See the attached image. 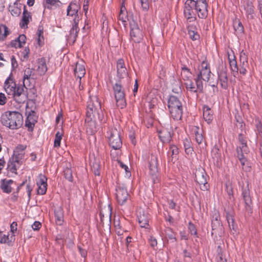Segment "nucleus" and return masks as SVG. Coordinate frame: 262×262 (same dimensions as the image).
<instances>
[{
  "label": "nucleus",
  "instance_id": "f257e3e1",
  "mask_svg": "<svg viewBox=\"0 0 262 262\" xmlns=\"http://www.w3.org/2000/svg\"><path fill=\"white\" fill-rule=\"evenodd\" d=\"M1 122L11 129H17L23 125V117L18 112H6L2 115Z\"/></svg>",
  "mask_w": 262,
  "mask_h": 262
},
{
  "label": "nucleus",
  "instance_id": "f03ea898",
  "mask_svg": "<svg viewBox=\"0 0 262 262\" xmlns=\"http://www.w3.org/2000/svg\"><path fill=\"white\" fill-rule=\"evenodd\" d=\"M86 117L98 120L100 122H104V116L101 108L100 102L98 98L94 97L88 102Z\"/></svg>",
  "mask_w": 262,
  "mask_h": 262
},
{
  "label": "nucleus",
  "instance_id": "7ed1b4c3",
  "mask_svg": "<svg viewBox=\"0 0 262 262\" xmlns=\"http://www.w3.org/2000/svg\"><path fill=\"white\" fill-rule=\"evenodd\" d=\"M167 106L170 116L173 119H181L183 113V106L179 98L175 96L170 95L167 100Z\"/></svg>",
  "mask_w": 262,
  "mask_h": 262
},
{
  "label": "nucleus",
  "instance_id": "20e7f679",
  "mask_svg": "<svg viewBox=\"0 0 262 262\" xmlns=\"http://www.w3.org/2000/svg\"><path fill=\"white\" fill-rule=\"evenodd\" d=\"M113 88L117 106L121 109L124 108L126 105V103L125 98V93L122 87V80H119L117 81L113 85Z\"/></svg>",
  "mask_w": 262,
  "mask_h": 262
},
{
  "label": "nucleus",
  "instance_id": "39448f33",
  "mask_svg": "<svg viewBox=\"0 0 262 262\" xmlns=\"http://www.w3.org/2000/svg\"><path fill=\"white\" fill-rule=\"evenodd\" d=\"M107 134L109 145L114 150L120 149L122 145L120 132L116 128H111Z\"/></svg>",
  "mask_w": 262,
  "mask_h": 262
},
{
  "label": "nucleus",
  "instance_id": "423d86ee",
  "mask_svg": "<svg viewBox=\"0 0 262 262\" xmlns=\"http://www.w3.org/2000/svg\"><path fill=\"white\" fill-rule=\"evenodd\" d=\"M25 155L21 153L16 152L13 151V154L9 160L7 164V169L10 172L17 173V170L23 163L22 160L24 158Z\"/></svg>",
  "mask_w": 262,
  "mask_h": 262
},
{
  "label": "nucleus",
  "instance_id": "0eeeda50",
  "mask_svg": "<svg viewBox=\"0 0 262 262\" xmlns=\"http://www.w3.org/2000/svg\"><path fill=\"white\" fill-rule=\"evenodd\" d=\"M207 178H208V176L204 169H199L196 170L194 180L200 185V189L202 191H206L209 189Z\"/></svg>",
  "mask_w": 262,
  "mask_h": 262
},
{
  "label": "nucleus",
  "instance_id": "6e6552de",
  "mask_svg": "<svg viewBox=\"0 0 262 262\" xmlns=\"http://www.w3.org/2000/svg\"><path fill=\"white\" fill-rule=\"evenodd\" d=\"M242 196L245 203V209L248 212L251 213L252 210V202L250 195L249 184L246 182V185H243L242 188Z\"/></svg>",
  "mask_w": 262,
  "mask_h": 262
},
{
  "label": "nucleus",
  "instance_id": "1a4fd4ad",
  "mask_svg": "<svg viewBox=\"0 0 262 262\" xmlns=\"http://www.w3.org/2000/svg\"><path fill=\"white\" fill-rule=\"evenodd\" d=\"M227 72V68L226 64L222 63V64L219 65L217 69V73L220 85L225 90L227 89L228 86V79Z\"/></svg>",
  "mask_w": 262,
  "mask_h": 262
},
{
  "label": "nucleus",
  "instance_id": "9d476101",
  "mask_svg": "<svg viewBox=\"0 0 262 262\" xmlns=\"http://www.w3.org/2000/svg\"><path fill=\"white\" fill-rule=\"evenodd\" d=\"M194 10L198 14L200 18L204 19L207 17L208 4L206 0H196L194 1Z\"/></svg>",
  "mask_w": 262,
  "mask_h": 262
},
{
  "label": "nucleus",
  "instance_id": "9b49d317",
  "mask_svg": "<svg viewBox=\"0 0 262 262\" xmlns=\"http://www.w3.org/2000/svg\"><path fill=\"white\" fill-rule=\"evenodd\" d=\"M149 174L151 177L154 183L158 182L159 171L158 158L156 156H151L149 162Z\"/></svg>",
  "mask_w": 262,
  "mask_h": 262
},
{
  "label": "nucleus",
  "instance_id": "f8f14e48",
  "mask_svg": "<svg viewBox=\"0 0 262 262\" xmlns=\"http://www.w3.org/2000/svg\"><path fill=\"white\" fill-rule=\"evenodd\" d=\"M194 0H187L185 4L184 14L185 17L189 20V21L195 20L196 18V11L194 10Z\"/></svg>",
  "mask_w": 262,
  "mask_h": 262
},
{
  "label": "nucleus",
  "instance_id": "ddd939ff",
  "mask_svg": "<svg viewBox=\"0 0 262 262\" xmlns=\"http://www.w3.org/2000/svg\"><path fill=\"white\" fill-rule=\"evenodd\" d=\"M116 199L120 205H124L129 198L126 188L123 185H119L116 188Z\"/></svg>",
  "mask_w": 262,
  "mask_h": 262
},
{
  "label": "nucleus",
  "instance_id": "4468645a",
  "mask_svg": "<svg viewBox=\"0 0 262 262\" xmlns=\"http://www.w3.org/2000/svg\"><path fill=\"white\" fill-rule=\"evenodd\" d=\"M198 70L199 72L198 76H200L204 81H208L211 74L209 63L206 60L203 61L199 66Z\"/></svg>",
  "mask_w": 262,
  "mask_h": 262
},
{
  "label": "nucleus",
  "instance_id": "2eb2a0df",
  "mask_svg": "<svg viewBox=\"0 0 262 262\" xmlns=\"http://www.w3.org/2000/svg\"><path fill=\"white\" fill-rule=\"evenodd\" d=\"M85 72L86 71L83 62H77L76 63L75 67L74 68V75L77 77V79H78L80 90L83 89V86H81V78L84 76Z\"/></svg>",
  "mask_w": 262,
  "mask_h": 262
},
{
  "label": "nucleus",
  "instance_id": "dca6fc26",
  "mask_svg": "<svg viewBox=\"0 0 262 262\" xmlns=\"http://www.w3.org/2000/svg\"><path fill=\"white\" fill-rule=\"evenodd\" d=\"M37 116L34 111L31 110L27 115L25 121V126L28 127V130L32 132L34 129L35 124L37 122Z\"/></svg>",
  "mask_w": 262,
  "mask_h": 262
},
{
  "label": "nucleus",
  "instance_id": "f3484780",
  "mask_svg": "<svg viewBox=\"0 0 262 262\" xmlns=\"http://www.w3.org/2000/svg\"><path fill=\"white\" fill-rule=\"evenodd\" d=\"M130 37L133 41L136 43L140 42L143 38V33L137 25L134 24L131 25L130 32Z\"/></svg>",
  "mask_w": 262,
  "mask_h": 262
},
{
  "label": "nucleus",
  "instance_id": "a211bd4d",
  "mask_svg": "<svg viewBox=\"0 0 262 262\" xmlns=\"http://www.w3.org/2000/svg\"><path fill=\"white\" fill-rule=\"evenodd\" d=\"M16 86V84L14 79L13 78L12 73H11L5 81V90L8 95H12V94H15L14 93Z\"/></svg>",
  "mask_w": 262,
  "mask_h": 262
},
{
  "label": "nucleus",
  "instance_id": "6ab92c4d",
  "mask_svg": "<svg viewBox=\"0 0 262 262\" xmlns=\"http://www.w3.org/2000/svg\"><path fill=\"white\" fill-rule=\"evenodd\" d=\"M38 186L37 194L43 195L47 192V178L43 174L39 175V180L36 182Z\"/></svg>",
  "mask_w": 262,
  "mask_h": 262
},
{
  "label": "nucleus",
  "instance_id": "aec40b11",
  "mask_svg": "<svg viewBox=\"0 0 262 262\" xmlns=\"http://www.w3.org/2000/svg\"><path fill=\"white\" fill-rule=\"evenodd\" d=\"M97 121L98 120L96 119H92V118L85 117V126L86 127V132L88 134L90 135H93L97 132Z\"/></svg>",
  "mask_w": 262,
  "mask_h": 262
},
{
  "label": "nucleus",
  "instance_id": "412c9836",
  "mask_svg": "<svg viewBox=\"0 0 262 262\" xmlns=\"http://www.w3.org/2000/svg\"><path fill=\"white\" fill-rule=\"evenodd\" d=\"M138 222L141 227L147 228L149 226V214L144 211H139L137 214Z\"/></svg>",
  "mask_w": 262,
  "mask_h": 262
},
{
  "label": "nucleus",
  "instance_id": "4be33fe9",
  "mask_svg": "<svg viewBox=\"0 0 262 262\" xmlns=\"http://www.w3.org/2000/svg\"><path fill=\"white\" fill-rule=\"evenodd\" d=\"M27 85L24 86V85H20L17 86H16L15 90V94H12V96L14 98V100L17 102L19 103H21L24 101L23 100L21 99V97L23 95H24V88H26Z\"/></svg>",
  "mask_w": 262,
  "mask_h": 262
},
{
  "label": "nucleus",
  "instance_id": "5701e85b",
  "mask_svg": "<svg viewBox=\"0 0 262 262\" xmlns=\"http://www.w3.org/2000/svg\"><path fill=\"white\" fill-rule=\"evenodd\" d=\"M26 36L24 34H21L14 40H12L8 47L15 48H21L23 47V45L26 43Z\"/></svg>",
  "mask_w": 262,
  "mask_h": 262
},
{
  "label": "nucleus",
  "instance_id": "b1692460",
  "mask_svg": "<svg viewBox=\"0 0 262 262\" xmlns=\"http://www.w3.org/2000/svg\"><path fill=\"white\" fill-rule=\"evenodd\" d=\"M32 20L31 13L26 9V6L24 5V11L23 13V17L19 23L20 27L21 28L28 27V25L30 21Z\"/></svg>",
  "mask_w": 262,
  "mask_h": 262
},
{
  "label": "nucleus",
  "instance_id": "393cba45",
  "mask_svg": "<svg viewBox=\"0 0 262 262\" xmlns=\"http://www.w3.org/2000/svg\"><path fill=\"white\" fill-rule=\"evenodd\" d=\"M179 154V149L177 146L173 144H170L169 149L167 152V155L168 156V162H173V160L177 159L178 155Z\"/></svg>",
  "mask_w": 262,
  "mask_h": 262
},
{
  "label": "nucleus",
  "instance_id": "a878e982",
  "mask_svg": "<svg viewBox=\"0 0 262 262\" xmlns=\"http://www.w3.org/2000/svg\"><path fill=\"white\" fill-rule=\"evenodd\" d=\"M238 139L241 144V146H237L236 147V152H239V151H243L245 152H249V150L247 144V140L244 135L242 133L238 134Z\"/></svg>",
  "mask_w": 262,
  "mask_h": 262
},
{
  "label": "nucleus",
  "instance_id": "bb28decb",
  "mask_svg": "<svg viewBox=\"0 0 262 262\" xmlns=\"http://www.w3.org/2000/svg\"><path fill=\"white\" fill-rule=\"evenodd\" d=\"M231 53L227 52L228 56V60L231 70L233 73L237 74L238 68L237 67L236 60L233 50H231Z\"/></svg>",
  "mask_w": 262,
  "mask_h": 262
},
{
  "label": "nucleus",
  "instance_id": "cd10ccee",
  "mask_svg": "<svg viewBox=\"0 0 262 262\" xmlns=\"http://www.w3.org/2000/svg\"><path fill=\"white\" fill-rule=\"evenodd\" d=\"M160 140L164 143H169L172 137L170 132L167 129H163L158 131Z\"/></svg>",
  "mask_w": 262,
  "mask_h": 262
},
{
  "label": "nucleus",
  "instance_id": "c85d7f7f",
  "mask_svg": "<svg viewBox=\"0 0 262 262\" xmlns=\"http://www.w3.org/2000/svg\"><path fill=\"white\" fill-rule=\"evenodd\" d=\"M203 117L207 123L210 124L213 119V112L208 105H204L203 106Z\"/></svg>",
  "mask_w": 262,
  "mask_h": 262
},
{
  "label": "nucleus",
  "instance_id": "c756f323",
  "mask_svg": "<svg viewBox=\"0 0 262 262\" xmlns=\"http://www.w3.org/2000/svg\"><path fill=\"white\" fill-rule=\"evenodd\" d=\"M192 131L195 135V140L196 142L199 144H202L205 141L204 136L203 135V130L200 129L198 126H194L192 128Z\"/></svg>",
  "mask_w": 262,
  "mask_h": 262
},
{
  "label": "nucleus",
  "instance_id": "7c9ffc66",
  "mask_svg": "<svg viewBox=\"0 0 262 262\" xmlns=\"http://www.w3.org/2000/svg\"><path fill=\"white\" fill-rule=\"evenodd\" d=\"M54 215L56 224L62 225L63 222V210L61 206L58 207L54 210Z\"/></svg>",
  "mask_w": 262,
  "mask_h": 262
},
{
  "label": "nucleus",
  "instance_id": "2f4dec72",
  "mask_svg": "<svg viewBox=\"0 0 262 262\" xmlns=\"http://www.w3.org/2000/svg\"><path fill=\"white\" fill-rule=\"evenodd\" d=\"M33 71L34 70L30 68H27L25 70L23 76L24 86L27 85V86H30L31 85V82L29 81L28 83L27 80H29L30 79H32L33 80H34V78L32 77L34 75Z\"/></svg>",
  "mask_w": 262,
  "mask_h": 262
},
{
  "label": "nucleus",
  "instance_id": "473e14b6",
  "mask_svg": "<svg viewBox=\"0 0 262 262\" xmlns=\"http://www.w3.org/2000/svg\"><path fill=\"white\" fill-rule=\"evenodd\" d=\"M226 217L228 223L229 227L232 234H234L237 229V226L235 224L233 215L229 212H226Z\"/></svg>",
  "mask_w": 262,
  "mask_h": 262
},
{
  "label": "nucleus",
  "instance_id": "72a5a7b5",
  "mask_svg": "<svg viewBox=\"0 0 262 262\" xmlns=\"http://www.w3.org/2000/svg\"><path fill=\"white\" fill-rule=\"evenodd\" d=\"M253 123L257 136L262 138V122L261 119L258 117L255 116L253 119Z\"/></svg>",
  "mask_w": 262,
  "mask_h": 262
},
{
  "label": "nucleus",
  "instance_id": "f704fd0d",
  "mask_svg": "<svg viewBox=\"0 0 262 262\" xmlns=\"http://www.w3.org/2000/svg\"><path fill=\"white\" fill-rule=\"evenodd\" d=\"M99 216L100 218V224L103 228H104L105 225L106 228L110 231L111 213H110L109 215H106L105 216L102 212H100Z\"/></svg>",
  "mask_w": 262,
  "mask_h": 262
},
{
  "label": "nucleus",
  "instance_id": "c9c22d12",
  "mask_svg": "<svg viewBox=\"0 0 262 262\" xmlns=\"http://www.w3.org/2000/svg\"><path fill=\"white\" fill-rule=\"evenodd\" d=\"M48 70L46 59L43 57L38 59L37 72L40 75H43Z\"/></svg>",
  "mask_w": 262,
  "mask_h": 262
},
{
  "label": "nucleus",
  "instance_id": "e433bc0d",
  "mask_svg": "<svg viewBox=\"0 0 262 262\" xmlns=\"http://www.w3.org/2000/svg\"><path fill=\"white\" fill-rule=\"evenodd\" d=\"M183 144L185 149V152L187 155L192 154L193 151V147L191 139L186 138L183 140Z\"/></svg>",
  "mask_w": 262,
  "mask_h": 262
},
{
  "label": "nucleus",
  "instance_id": "4c0bfd02",
  "mask_svg": "<svg viewBox=\"0 0 262 262\" xmlns=\"http://www.w3.org/2000/svg\"><path fill=\"white\" fill-rule=\"evenodd\" d=\"M79 21V17H77V18L76 16L73 20V26L70 30V36L71 37L75 38L77 36V34L79 31V29L78 26Z\"/></svg>",
  "mask_w": 262,
  "mask_h": 262
},
{
  "label": "nucleus",
  "instance_id": "58836bf2",
  "mask_svg": "<svg viewBox=\"0 0 262 262\" xmlns=\"http://www.w3.org/2000/svg\"><path fill=\"white\" fill-rule=\"evenodd\" d=\"M188 34L189 37L193 40H198L200 38V35L197 32V29L195 26H188L187 27Z\"/></svg>",
  "mask_w": 262,
  "mask_h": 262
},
{
  "label": "nucleus",
  "instance_id": "ea45409f",
  "mask_svg": "<svg viewBox=\"0 0 262 262\" xmlns=\"http://www.w3.org/2000/svg\"><path fill=\"white\" fill-rule=\"evenodd\" d=\"M13 183V181L12 180H2L1 188L3 190V191L6 193H9L11 192V187H10V185Z\"/></svg>",
  "mask_w": 262,
  "mask_h": 262
},
{
  "label": "nucleus",
  "instance_id": "a19ab883",
  "mask_svg": "<svg viewBox=\"0 0 262 262\" xmlns=\"http://www.w3.org/2000/svg\"><path fill=\"white\" fill-rule=\"evenodd\" d=\"M245 10L246 12L247 17L249 19H253L254 18V6L251 2H247L245 6Z\"/></svg>",
  "mask_w": 262,
  "mask_h": 262
},
{
  "label": "nucleus",
  "instance_id": "79ce46f5",
  "mask_svg": "<svg viewBox=\"0 0 262 262\" xmlns=\"http://www.w3.org/2000/svg\"><path fill=\"white\" fill-rule=\"evenodd\" d=\"M233 27L236 34L238 35L244 33V28L242 23L238 19H235L233 21Z\"/></svg>",
  "mask_w": 262,
  "mask_h": 262
},
{
  "label": "nucleus",
  "instance_id": "37998d69",
  "mask_svg": "<svg viewBox=\"0 0 262 262\" xmlns=\"http://www.w3.org/2000/svg\"><path fill=\"white\" fill-rule=\"evenodd\" d=\"M125 10L126 8L125 7L122 6L118 16L119 21H121L124 26H125L127 20H128V16L126 12H125Z\"/></svg>",
  "mask_w": 262,
  "mask_h": 262
},
{
  "label": "nucleus",
  "instance_id": "c03bdc74",
  "mask_svg": "<svg viewBox=\"0 0 262 262\" xmlns=\"http://www.w3.org/2000/svg\"><path fill=\"white\" fill-rule=\"evenodd\" d=\"M216 258L217 262H231L229 255L226 252H219Z\"/></svg>",
  "mask_w": 262,
  "mask_h": 262
},
{
  "label": "nucleus",
  "instance_id": "a18cd8bd",
  "mask_svg": "<svg viewBox=\"0 0 262 262\" xmlns=\"http://www.w3.org/2000/svg\"><path fill=\"white\" fill-rule=\"evenodd\" d=\"M21 5L19 4V6L18 7L17 1L14 3V6L12 7L9 10L13 16H18L21 14Z\"/></svg>",
  "mask_w": 262,
  "mask_h": 262
},
{
  "label": "nucleus",
  "instance_id": "49530a36",
  "mask_svg": "<svg viewBox=\"0 0 262 262\" xmlns=\"http://www.w3.org/2000/svg\"><path fill=\"white\" fill-rule=\"evenodd\" d=\"M14 235H12L9 237L8 235L3 234L1 239H0V243L7 244L9 246H12L14 240Z\"/></svg>",
  "mask_w": 262,
  "mask_h": 262
},
{
  "label": "nucleus",
  "instance_id": "de8ad7c7",
  "mask_svg": "<svg viewBox=\"0 0 262 262\" xmlns=\"http://www.w3.org/2000/svg\"><path fill=\"white\" fill-rule=\"evenodd\" d=\"M9 34L8 28L5 25H0V40H4Z\"/></svg>",
  "mask_w": 262,
  "mask_h": 262
},
{
  "label": "nucleus",
  "instance_id": "09e8293b",
  "mask_svg": "<svg viewBox=\"0 0 262 262\" xmlns=\"http://www.w3.org/2000/svg\"><path fill=\"white\" fill-rule=\"evenodd\" d=\"M248 153L249 152H245L244 151H239V152H236L237 158H238L239 162H241V163L243 166V168H244V166L246 165V164L247 162V159L245 157V155H247Z\"/></svg>",
  "mask_w": 262,
  "mask_h": 262
},
{
  "label": "nucleus",
  "instance_id": "8fccbe9b",
  "mask_svg": "<svg viewBox=\"0 0 262 262\" xmlns=\"http://www.w3.org/2000/svg\"><path fill=\"white\" fill-rule=\"evenodd\" d=\"M212 232L211 234H216V230L222 229V224L221 221H211Z\"/></svg>",
  "mask_w": 262,
  "mask_h": 262
},
{
  "label": "nucleus",
  "instance_id": "3c124183",
  "mask_svg": "<svg viewBox=\"0 0 262 262\" xmlns=\"http://www.w3.org/2000/svg\"><path fill=\"white\" fill-rule=\"evenodd\" d=\"M195 85H196V90L197 92L202 93L203 91V84L202 82V80H203L200 76H198L194 79Z\"/></svg>",
  "mask_w": 262,
  "mask_h": 262
},
{
  "label": "nucleus",
  "instance_id": "603ef678",
  "mask_svg": "<svg viewBox=\"0 0 262 262\" xmlns=\"http://www.w3.org/2000/svg\"><path fill=\"white\" fill-rule=\"evenodd\" d=\"M64 178L70 182H72L73 178L72 176V171L71 168L66 167L63 171Z\"/></svg>",
  "mask_w": 262,
  "mask_h": 262
},
{
  "label": "nucleus",
  "instance_id": "864d4df0",
  "mask_svg": "<svg viewBox=\"0 0 262 262\" xmlns=\"http://www.w3.org/2000/svg\"><path fill=\"white\" fill-rule=\"evenodd\" d=\"M63 135L59 131H58L55 135L54 146L55 147H59L60 146V142L62 139Z\"/></svg>",
  "mask_w": 262,
  "mask_h": 262
},
{
  "label": "nucleus",
  "instance_id": "5fc2aeb1",
  "mask_svg": "<svg viewBox=\"0 0 262 262\" xmlns=\"http://www.w3.org/2000/svg\"><path fill=\"white\" fill-rule=\"evenodd\" d=\"M30 50H20L18 53V55L23 61L28 60L29 56Z\"/></svg>",
  "mask_w": 262,
  "mask_h": 262
},
{
  "label": "nucleus",
  "instance_id": "6e6d98bb",
  "mask_svg": "<svg viewBox=\"0 0 262 262\" xmlns=\"http://www.w3.org/2000/svg\"><path fill=\"white\" fill-rule=\"evenodd\" d=\"M117 76L119 78V80H121L124 78L128 79V73L126 68L117 70Z\"/></svg>",
  "mask_w": 262,
  "mask_h": 262
},
{
  "label": "nucleus",
  "instance_id": "4d7b16f0",
  "mask_svg": "<svg viewBox=\"0 0 262 262\" xmlns=\"http://www.w3.org/2000/svg\"><path fill=\"white\" fill-rule=\"evenodd\" d=\"M114 227L115 228V232L118 236L122 235L123 234L124 231L121 228L119 220L114 221Z\"/></svg>",
  "mask_w": 262,
  "mask_h": 262
},
{
  "label": "nucleus",
  "instance_id": "13d9d810",
  "mask_svg": "<svg viewBox=\"0 0 262 262\" xmlns=\"http://www.w3.org/2000/svg\"><path fill=\"white\" fill-rule=\"evenodd\" d=\"M185 85L187 90L190 91L191 92L197 93L195 86L192 81H188L185 83Z\"/></svg>",
  "mask_w": 262,
  "mask_h": 262
},
{
  "label": "nucleus",
  "instance_id": "bf43d9fd",
  "mask_svg": "<svg viewBox=\"0 0 262 262\" xmlns=\"http://www.w3.org/2000/svg\"><path fill=\"white\" fill-rule=\"evenodd\" d=\"M220 150L216 146L213 147V148L211 150V156L214 159H216L217 160L220 158Z\"/></svg>",
  "mask_w": 262,
  "mask_h": 262
},
{
  "label": "nucleus",
  "instance_id": "052dcab7",
  "mask_svg": "<svg viewBox=\"0 0 262 262\" xmlns=\"http://www.w3.org/2000/svg\"><path fill=\"white\" fill-rule=\"evenodd\" d=\"M188 230L191 235L197 236L198 233L195 226L191 222L188 223Z\"/></svg>",
  "mask_w": 262,
  "mask_h": 262
},
{
  "label": "nucleus",
  "instance_id": "680f3d73",
  "mask_svg": "<svg viewBox=\"0 0 262 262\" xmlns=\"http://www.w3.org/2000/svg\"><path fill=\"white\" fill-rule=\"evenodd\" d=\"M108 42L110 47L117 48L119 47V46L120 45V41L119 38H116L112 40L111 41L108 40Z\"/></svg>",
  "mask_w": 262,
  "mask_h": 262
},
{
  "label": "nucleus",
  "instance_id": "e2e57ef3",
  "mask_svg": "<svg viewBox=\"0 0 262 262\" xmlns=\"http://www.w3.org/2000/svg\"><path fill=\"white\" fill-rule=\"evenodd\" d=\"M27 146L23 144H18L14 149L16 152L21 153L25 155V150L26 149Z\"/></svg>",
  "mask_w": 262,
  "mask_h": 262
},
{
  "label": "nucleus",
  "instance_id": "0e129e2a",
  "mask_svg": "<svg viewBox=\"0 0 262 262\" xmlns=\"http://www.w3.org/2000/svg\"><path fill=\"white\" fill-rule=\"evenodd\" d=\"M46 3L50 6L59 7L61 2L59 0H46Z\"/></svg>",
  "mask_w": 262,
  "mask_h": 262
},
{
  "label": "nucleus",
  "instance_id": "69168bd1",
  "mask_svg": "<svg viewBox=\"0 0 262 262\" xmlns=\"http://www.w3.org/2000/svg\"><path fill=\"white\" fill-rule=\"evenodd\" d=\"M165 220L167 222H168L170 225H173L174 223V219L173 217L168 213L167 215L165 214L164 216Z\"/></svg>",
  "mask_w": 262,
  "mask_h": 262
},
{
  "label": "nucleus",
  "instance_id": "338daca9",
  "mask_svg": "<svg viewBox=\"0 0 262 262\" xmlns=\"http://www.w3.org/2000/svg\"><path fill=\"white\" fill-rule=\"evenodd\" d=\"M148 241L150 246L152 247V248H154L157 246V239L154 237L150 236Z\"/></svg>",
  "mask_w": 262,
  "mask_h": 262
},
{
  "label": "nucleus",
  "instance_id": "774afa93",
  "mask_svg": "<svg viewBox=\"0 0 262 262\" xmlns=\"http://www.w3.org/2000/svg\"><path fill=\"white\" fill-rule=\"evenodd\" d=\"M41 227V223L38 221H35L32 225V228L34 230H38Z\"/></svg>",
  "mask_w": 262,
  "mask_h": 262
}]
</instances>
